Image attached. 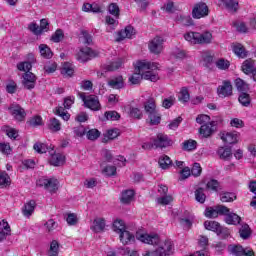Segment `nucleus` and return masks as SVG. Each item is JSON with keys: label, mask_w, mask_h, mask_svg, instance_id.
<instances>
[{"label": "nucleus", "mask_w": 256, "mask_h": 256, "mask_svg": "<svg viewBox=\"0 0 256 256\" xmlns=\"http://www.w3.org/2000/svg\"><path fill=\"white\" fill-rule=\"evenodd\" d=\"M136 239L142 243H146L147 245L158 247V249L152 252L147 251L144 256H169L173 255V251H175V244H173L171 239L161 240V238L155 233L143 234L137 232Z\"/></svg>", "instance_id": "obj_1"}, {"label": "nucleus", "mask_w": 256, "mask_h": 256, "mask_svg": "<svg viewBox=\"0 0 256 256\" xmlns=\"http://www.w3.org/2000/svg\"><path fill=\"white\" fill-rule=\"evenodd\" d=\"M157 69H159L158 63L145 60L138 61L135 66L137 72L129 77V81L132 85H139L143 79L156 83V81H159Z\"/></svg>", "instance_id": "obj_2"}, {"label": "nucleus", "mask_w": 256, "mask_h": 256, "mask_svg": "<svg viewBox=\"0 0 256 256\" xmlns=\"http://www.w3.org/2000/svg\"><path fill=\"white\" fill-rule=\"evenodd\" d=\"M184 39L191 45H209L213 39V34L209 31L203 33L190 31L184 34Z\"/></svg>", "instance_id": "obj_3"}, {"label": "nucleus", "mask_w": 256, "mask_h": 256, "mask_svg": "<svg viewBox=\"0 0 256 256\" xmlns=\"http://www.w3.org/2000/svg\"><path fill=\"white\" fill-rule=\"evenodd\" d=\"M144 111L148 115L150 125H159L161 123V114L157 110V103L155 98L150 97L144 102Z\"/></svg>", "instance_id": "obj_4"}, {"label": "nucleus", "mask_w": 256, "mask_h": 256, "mask_svg": "<svg viewBox=\"0 0 256 256\" xmlns=\"http://www.w3.org/2000/svg\"><path fill=\"white\" fill-rule=\"evenodd\" d=\"M78 95L82 99L87 109H91V111L101 110V103L99 102V97L95 95L86 96L84 92H78Z\"/></svg>", "instance_id": "obj_5"}, {"label": "nucleus", "mask_w": 256, "mask_h": 256, "mask_svg": "<svg viewBox=\"0 0 256 256\" xmlns=\"http://www.w3.org/2000/svg\"><path fill=\"white\" fill-rule=\"evenodd\" d=\"M75 103V96H68L64 99V107L58 106L55 108V115L61 117L64 121L70 119L71 115L65 109H71V106Z\"/></svg>", "instance_id": "obj_6"}, {"label": "nucleus", "mask_w": 256, "mask_h": 256, "mask_svg": "<svg viewBox=\"0 0 256 256\" xmlns=\"http://www.w3.org/2000/svg\"><path fill=\"white\" fill-rule=\"evenodd\" d=\"M36 184L38 187H44L49 193H57L59 189V180L57 178H40Z\"/></svg>", "instance_id": "obj_7"}, {"label": "nucleus", "mask_w": 256, "mask_h": 256, "mask_svg": "<svg viewBox=\"0 0 256 256\" xmlns=\"http://www.w3.org/2000/svg\"><path fill=\"white\" fill-rule=\"evenodd\" d=\"M209 16V6L205 2H198L192 9L193 19H203Z\"/></svg>", "instance_id": "obj_8"}, {"label": "nucleus", "mask_w": 256, "mask_h": 256, "mask_svg": "<svg viewBox=\"0 0 256 256\" xmlns=\"http://www.w3.org/2000/svg\"><path fill=\"white\" fill-rule=\"evenodd\" d=\"M165 38L163 36L154 37L148 44V49L154 55H159L164 49Z\"/></svg>", "instance_id": "obj_9"}, {"label": "nucleus", "mask_w": 256, "mask_h": 256, "mask_svg": "<svg viewBox=\"0 0 256 256\" xmlns=\"http://www.w3.org/2000/svg\"><path fill=\"white\" fill-rule=\"evenodd\" d=\"M95 57H97V52L90 47L80 48L79 52L77 53V59L81 63H87V61H91V59H95Z\"/></svg>", "instance_id": "obj_10"}, {"label": "nucleus", "mask_w": 256, "mask_h": 256, "mask_svg": "<svg viewBox=\"0 0 256 256\" xmlns=\"http://www.w3.org/2000/svg\"><path fill=\"white\" fill-rule=\"evenodd\" d=\"M229 211V208L226 206L220 205L215 208L209 207L205 210V217H208V219H216V217H219V215H225Z\"/></svg>", "instance_id": "obj_11"}, {"label": "nucleus", "mask_w": 256, "mask_h": 256, "mask_svg": "<svg viewBox=\"0 0 256 256\" xmlns=\"http://www.w3.org/2000/svg\"><path fill=\"white\" fill-rule=\"evenodd\" d=\"M217 95L221 99H225V97H231L233 95V85H231L230 81H223L222 85H219L217 88Z\"/></svg>", "instance_id": "obj_12"}, {"label": "nucleus", "mask_w": 256, "mask_h": 256, "mask_svg": "<svg viewBox=\"0 0 256 256\" xmlns=\"http://www.w3.org/2000/svg\"><path fill=\"white\" fill-rule=\"evenodd\" d=\"M214 131H217V122L211 121L206 124H202V126L199 129V133L201 137H204V139H207L213 135Z\"/></svg>", "instance_id": "obj_13"}, {"label": "nucleus", "mask_w": 256, "mask_h": 256, "mask_svg": "<svg viewBox=\"0 0 256 256\" xmlns=\"http://www.w3.org/2000/svg\"><path fill=\"white\" fill-rule=\"evenodd\" d=\"M230 253L235 256H255V252L251 248H245L241 245H233L229 247Z\"/></svg>", "instance_id": "obj_14"}, {"label": "nucleus", "mask_w": 256, "mask_h": 256, "mask_svg": "<svg viewBox=\"0 0 256 256\" xmlns=\"http://www.w3.org/2000/svg\"><path fill=\"white\" fill-rule=\"evenodd\" d=\"M9 111L16 121H25V117H27L25 109H23L19 104H12L9 107Z\"/></svg>", "instance_id": "obj_15"}, {"label": "nucleus", "mask_w": 256, "mask_h": 256, "mask_svg": "<svg viewBox=\"0 0 256 256\" xmlns=\"http://www.w3.org/2000/svg\"><path fill=\"white\" fill-rule=\"evenodd\" d=\"M171 143V139H169V136L165 134H158L157 137L154 138V147H156V149L171 147Z\"/></svg>", "instance_id": "obj_16"}, {"label": "nucleus", "mask_w": 256, "mask_h": 256, "mask_svg": "<svg viewBox=\"0 0 256 256\" xmlns=\"http://www.w3.org/2000/svg\"><path fill=\"white\" fill-rule=\"evenodd\" d=\"M37 83V76L33 74L32 72H26L23 75V81L22 84L24 85L25 89H28L31 91V89H35V85Z\"/></svg>", "instance_id": "obj_17"}, {"label": "nucleus", "mask_w": 256, "mask_h": 256, "mask_svg": "<svg viewBox=\"0 0 256 256\" xmlns=\"http://www.w3.org/2000/svg\"><path fill=\"white\" fill-rule=\"evenodd\" d=\"M103 9V4L98 2L84 3L82 7V11H85V13H103Z\"/></svg>", "instance_id": "obj_18"}, {"label": "nucleus", "mask_w": 256, "mask_h": 256, "mask_svg": "<svg viewBox=\"0 0 256 256\" xmlns=\"http://www.w3.org/2000/svg\"><path fill=\"white\" fill-rule=\"evenodd\" d=\"M135 35V28L133 26L128 25L125 29L118 32V39L117 41H123V39H131Z\"/></svg>", "instance_id": "obj_19"}, {"label": "nucleus", "mask_w": 256, "mask_h": 256, "mask_svg": "<svg viewBox=\"0 0 256 256\" xmlns=\"http://www.w3.org/2000/svg\"><path fill=\"white\" fill-rule=\"evenodd\" d=\"M121 65H123V59L117 58L116 60L109 62L107 64H104L102 66L103 71L110 72V71H117V69H120Z\"/></svg>", "instance_id": "obj_20"}, {"label": "nucleus", "mask_w": 256, "mask_h": 256, "mask_svg": "<svg viewBox=\"0 0 256 256\" xmlns=\"http://www.w3.org/2000/svg\"><path fill=\"white\" fill-rule=\"evenodd\" d=\"M221 139L227 145H235L237 139H239V134L237 132H225L222 134Z\"/></svg>", "instance_id": "obj_21"}, {"label": "nucleus", "mask_w": 256, "mask_h": 256, "mask_svg": "<svg viewBox=\"0 0 256 256\" xmlns=\"http://www.w3.org/2000/svg\"><path fill=\"white\" fill-rule=\"evenodd\" d=\"M225 216V222L228 225H239V223H241V218L239 217V215H237L236 213L231 212V210H229L226 212V214H223Z\"/></svg>", "instance_id": "obj_22"}, {"label": "nucleus", "mask_w": 256, "mask_h": 256, "mask_svg": "<svg viewBox=\"0 0 256 256\" xmlns=\"http://www.w3.org/2000/svg\"><path fill=\"white\" fill-rule=\"evenodd\" d=\"M204 227L208 231H213L214 233H217V235H220V233L223 232V227H221V224L217 221H205L204 222Z\"/></svg>", "instance_id": "obj_23"}, {"label": "nucleus", "mask_w": 256, "mask_h": 256, "mask_svg": "<svg viewBox=\"0 0 256 256\" xmlns=\"http://www.w3.org/2000/svg\"><path fill=\"white\" fill-rule=\"evenodd\" d=\"M108 85L112 88V89H123L125 87V81H123V76H115L112 77L109 81H108Z\"/></svg>", "instance_id": "obj_24"}, {"label": "nucleus", "mask_w": 256, "mask_h": 256, "mask_svg": "<svg viewBox=\"0 0 256 256\" xmlns=\"http://www.w3.org/2000/svg\"><path fill=\"white\" fill-rule=\"evenodd\" d=\"M120 241L123 245H129V243L135 242V235L127 230H123L120 233Z\"/></svg>", "instance_id": "obj_25"}, {"label": "nucleus", "mask_w": 256, "mask_h": 256, "mask_svg": "<svg viewBox=\"0 0 256 256\" xmlns=\"http://www.w3.org/2000/svg\"><path fill=\"white\" fill-rule=\"evenodd\" d=\"M0 225L2 226V229H0V241H3L7 239V236L11 235V226H9V223L5 220H2Z\"/></svg>", "instance_id": "obj_26"}, {"label": "nucleus", "mask_w": 256, "mask_h": 256, "mask_svg": "<svg viewBox=\"0 0 256 256\" xmlns=\"http://www.w3.org/2000/svg\"><path fill=\"white\" fill-rule=\"evenodd\" d=\"M217 155L220 159L227 161V159L232 157L233 152L231 150V147H219L217 150Z\"/></svg>", "instance_id": "obj_27"}, {"label": "nucleus", "mask_w": 256, "mask_h": 256, "mask_svg": "<svg viewBox=\"0 0 256 256\" xmlns=\"http://www.w3.org/2000/svg\"><path fill=\"white\" fill-rule=\"evenodd\" d=\"M232 50L233 53H235V55H237V57H239L240 59H245V57H247L248 52L247 50H245V47L242 44H234L232 46Z\"/></svg>", "instance_id": "obj_28"}, {"label": "nucleus", "mask_w": 256, "mask_h": 256, "mask_svg": "<svg viewBox=\"0 0 256 256\" xmlns=\"http://www.w3.org/2000/svg\"><path fill=\"white\" fill-rule=\"evenodd\" d=\"M91 229L94 233H102V231H105V220L103 218H96Z\"/></svg>", "instance_id": "obj_29"}, {"label": "nucleus", "mask_w": 256, "mask_h": 256, "mask_svg": "<svg viewBox=\"0 0 256 256\" xmlns=\"http://www.w3.org/2000/svg\"><path fill=\"white\" fill-rule=\"evenodd\" d=\"M35 211V200L27 202L22 208V213L24 217H31Z\"/></svg>", "instance_id": "obj_30"}, {"label": "nucleus", "mask_w": 256, "mask_h": 256, "mask_svg": "<svg viewBox=\"0 0 256 256\" xmlns=\"http://www.w3.org/2000/svg\"><path fill=\"white\" fill-rule=\"evenodd\" d=\"M65 163V156L63 154H53L50 158V164L54 167H61Z\"/></svg>", "instance_id": "obj_31"}, {"label": "nucleus", "mask_w": 256, "mask_h": 256, "mask_svg": "<svg viewBox=\"0 0 256 256\" xmlns=\"http://www.w3.org/2000/svg\"><path fill=\"white\" fill-rule=\"evenodd\" d=\"M74 73H75V68L73 67V64L69 62H65L61 69V74L63 75V77H73Z\"/></svg>", "instance_id": "obj_32"}, {"label": "nucleus", "mask_w": 256, "mask_h": 256, "mask_svg": "<svg viewBox=\"0 0 256 256\" xmlns=\"http://www.w3.org/2000/svg\"><path fill=\"white\" fill-rule=\"evenodd\" d=\"M11 185V177L6 171L0 170V188L5 189Z\"/></svg>", "instance_id": "obj_33"}, {"label": "nucleus", "mask_w": 256, "mask_h": 256, "mask_svg": "<svg viewBox=\"0 0 256 256\" xmlns=\"http://www.w3.org/2000/svg\"><path fill=\"white\" fill-rule=\"evenodd\" d=\"M39 51L41 57L44 59H51V57H53V51H51V48L47 46V44H40Z\"/></svg>", "instance_id": "obj_34"}, {"label": "nucleus", "mask_w": 256, "mask_h": 256, "mask_svg": "<svg viewBox=\"0 0 256 256\" xmlns=\"http://www.w3.org/2000/svg\"><path fill=\"white\" fill-rule=\"evenodd\" d=\"M224 5L230 13H237L239 9V1L237 0H224Z\"/></svg>", "instance_id": "obj_35"}, {"label": "nucleus", "mask_w": 256, "mask_h": 256, "mask_svg": "<svg viewBox=\"0 0 256 256\" xmlns=\"http://www.w3.org/2000/svg\"><path fill=\"white\" fill-rule=\"evenodd\" d=\"M242 70L246 75H251L255 69V62L253 60H245L242 65Z\"/></svg>", "instance_id": "obj_36"}, {"label": "nucleus", "mask_w": 256, "mask_h": 256, "mask_svg": "<svg viewBox=\"0 0 256 256\" xmlns=\"http://www.w3.org/2000/svg\"><path fill=\"white\" fill-rule=\"evenodd\" d=\"M237 199V195L233 192H222L220 194V200L222 203H233Z\"/></svg>", "instance_id": "obj_37"}, {"label": "nucleus", "mask_w": 256, "mask_h": 256, "mask_svg": "<svg viewBox=\"0 0 256 256\" xmlns=\"http://www.w3.org/2000/svg\"><path fill=\"white\" fill-rule=\"evenodd\" d=\"M134 197H135V191L125 190L124 192H122L121 202L124 204H128L133 201Z\"/></svg>", "instance_id": "obj_38"}, {"label": "nucleus", "mask_w": 256, "mask_h": 256, "mask_svg": "<svg viewBox=\"0 0 256 256\" xmlns=\"http://www.w3.org/2000/svg\"><path fill=\"white\" fill-rule=\"evenodd\" d=\"M238 101L242 107H249L251 105V96L246 92H241Z\"/></svg>", "instance_id": "obj_39"}, {"label": "nucleus", "mask_w": 256, "mask_h": 256, "mask_svg": "<svg viewBox=\"0 0 256 256\" xmlns=\"http://www.w3.org/2000/svg\"><path fill=\"white\" fill-rule=\"evenodd\" d=\"M235 87L240 93H245L249 91V84H247L243 79L237 78L235 80Z\"/></svg>", "instance_id": "obj_40"}, {"label": "nucleus", "mask_w": 256, "mask_h": 256, "mask_svg": "<svg viewBox=\"0 0 256 256\" xmlns=\"http://www.w3.org/2000/svg\"><path fill=\"white\" fill-rule=\"evenodd\" d=\"M178 99L181 101V103H189L191 95L189 94V89H187V87L181 88Z\"/></svg>", "instance_id": "obj_41"}, {"label": "nucleus", "mask_w": 256, "mask_h": 256, "mask_svg": "<svg viewBox=\"0 0 256 256\" xmlns=\"http://www.w3.org/2000/svg\"><path fill=\"white\" fill-rule=\"evenodd\" d=\"M121 115L117 111H106L104 113V121H119Z\"/></svg>", "instance_id": "obj_42"}, {"label": "nucleus", "mask_w": 256, "mask_h": 256, "mask_svg": "<svg viewBox=\"0 0 256 256\" xmlns=\"http://www.w3.org/2000/svg\"><path fill=\"white\" fill-rule=\"evenodd\" d=\"M195 220V216L190 215L187 218H180V225L183 226L184 229H191L193 227V221Z\"/></svg>", "instance_id": "obj_43"}, {"label": "nucleus", "mask_w": 256, "mask_h": 256, "mask_svg": "<svg viewBox=\"0 0 256 256\" xmlns=\"http://www.w3.org/2000/svg\"><path fill=\"white\" fill-rule=\"evenodd\" d=\"M215 65L217 69H220V71H227V69L231 67V62H229V60H225L224 58H220L215 62Z\"/></svg>", "instance_id": "obj_44"}, {"label": "nucleus", "mask_w": 256, "mask_h": 256, "mask_svg": "<svg viewBox=\"0 0 256 256\" xmlns=\"http://www.w3.org/2000/svg\"><path fill=\"white\" fill-rule=\"evenodd\" d=\"M48 129L57 133V131H61V122L57 120V118H52L49 120Z\"/></svg>", "instance_id": "obj_45"}, {"label": "nucleus", "mask_w": 256, "mask_h": 256, "mask_svg": "<svg viewBox=\"0 0 256 256\" xmlns=\"http://www.w3.org/2000/svg\"><path fill=\"white\" fill-rule=\"evenodd\" d=\"M159 166L161 167V169H169V167H171V158H169V156L167 155H163L159 158Z\"/></svg>", "instance_id": "obj_46"}, {"label": "nucleus", "mask_w": 256, "mask_h": 256, "mask_svg": "<svg viewBox=\"0 0 256 256\" xmlns=\"http://www.w3.org/2000/svg\"><path fill=\"white\" fill-rule=\"evenodd\" d=\"M183 151H194L197 149V141L195 140H186L182 143Z\"/></svg>", "instance_id": "obj_47"}, {"label": "nucleus", "mask_w": 256, "mask_h": 256, "mask_svg": "<svg viewBox=\"0 0 256 256\" xmlns=\"http://www.w3.org/2000/svg\"><path fill=\"white\" fill-rule=\"evenodd\" d=\"M63 39H65V33L61 29H57L51 36V41H53V43H61Z\"/></svg>", "instance_id": "obj_48"}, {"label": "nucleus", "mask_w": 256, "mask_h": 256, "mask_svg": "<svg viewBox=\"0 0 256 256\" xmlns=\"http://www.w3.org/2000/svg\"><path fill=\"white\" fill-rule=\"evenodd\" d=\"M239 233L242 239H249V237H251V228L249 227V224H243Z\"/></svg>", "instance_id": "obj_49"}, {"label": "nucleus", "mask_w": 256, "mask_h": 256, "mask_svg": "<svg viewBox=\"0 0 256 256\" xmlns=\"http://www.w3.org/2000/svg\"><path fill=\"white\" fill-rule=\"evenodd\" d=\"M48 256H59V242L53 240L50 243V249L48 251Z\"/></svg>", "instance_id": "obj_50"}, {"label": "nucleus", "mask_w": 256, "mask_h": 256, "mask_svg": "<svg viewBox=\"0 0 256 256\" xmlns=\"http://www.w3.org/2000/svg\"><path fill=\"white\" fill-rule=\"evenodd\" d=\"M113 229L116 233H123L125 231V222L123 220H115L113 222Z\"/></svg>", "instance_id": "obj_51"}, {"label": "nucleus", "mask_w": 256, "mask_h": 256, "mask_svg": "<svg viewBox=\"0 0 256 256\" xmlns=\"http://www.w3.org/2000/svg\"><path fill=\"white\" fill-rule=\"evenodd\" d=\"M195 199L198 201V203H205L207 196L205 195V190H203V188H198L195 191Z\"/></svg>", "instance_id": "obj_52"}, {"label": "nucleus", "mask_w": 256, "mask_h": 256, "mask_svg": "<svg viewBox=\"0 0 256 256\" xmlns=\"http://www.w3.org/2000/svg\"><path fill=\"white\" fill-rule=\"evenodd\" d=\"M101 135V132L97 129H91L88 132H86V137L89 139V141H95L96 139H99Z\"/></svg>", "instance_id": "obj_53"}, {"label": "nucleus", "mask_w": 256, "mask_h": 256, "mask_svg": "<svg viewBox=\"0 0 256 256\" xmlns=\"http://www.w3.org/2000/svg\"><path fill=\"white\" fill-rule=\"evenodd\" d=\"M6 92L10 95L17 93V82L10 80L6 84Z\"/></svg>", "instance_id": "obj_54"}, {"label": "nucleus", "mask_w": 256, "mask_h": 256, "mask_svg": "<svg viewBox=\"0 0 256 256\" xmlns=\"http://www.w3.org/2000/svg\"><path fill=\"white\" fill-rule=\"evenodd\" d=\"M102 173L107 177H113V175H117V167L108 165L102 170Z\"/></svg>", "instance_id": "obj_55"}, {"label": "nucleus", "mask_w": 256, "mask_h": 256, "mask_svg": "<svg viewBox=\"0 0 256 256\" xmlns=\"http://www.w3.org/2000/svg\"><path fill=\"white\" fill-rule=\"evenodd\" d=\"M17 69L18 71H24L25 73H29L30 69H33V65H31V63L29 62H20L17 64Z\"/></svg>", "instance_id": "obj_56"}, {"label": "nucleus", "mask_w": 256, "mask_h": 256, "mask_svg": "<svg viewBox=\"0 0 256 256\" xmlns=\"http://www.w3.org/2000/svg\"><path fill=\"white\" fill-rule=\"evenodd\" d=\"M206 188L208 189V191H219V181L211 179L210 181L207 182Z\"/></svg>", "instance_id": "obj_57"}, {"label": "nucleus", "mask_w": 256, "mask_h": 256, "mask_svg": "<svg viewBox=\"0 0 256 256\" xmlns=\"http://www.w3.org/2000/svg\"><path fill=\"white\" fill-rule=\"evenodd\" d=\"M175 105V96H170L162 101V107L164 109H171Z\"/></svg>", "instance_id": "obj_58"}, {"label": "nucleus", "mask_w": 256, "mask_h": 256, "mask_svg": "<svg viewBox=\"0 0 256 256\" xmlns=\"http://www.w3.org/2000/svg\"><path fill=\"white\" fill-rule=\"evenodd\" d=\"M108 11L110 15H113L117 19L119 18L120 10H119V5H117V3H111L108 7Z\"/></svg>", "instance_id": "obj_59"}, {"label": "nucleus", "mask_w": 256, "mask_h": 256, "mask_svg": "<svg viewBox=\"0 0 256 256\" xmlns=\"http://www.w3.org/2000/svg\"><path fill=\"white\" fill-rule=\"evenodd\" d=\"M33 149L38 153L43 154L49 149V146H47L45 143L38 142L34 144Z\"/></svg>", "instance_id": "obj_60"}, {"label": "nucleus", "mask_w": 256, "mask_h": 256, "mask_svg": "<svg viewBox=\"0 0 256 256\" xmlns=\"http://www.w3.org/2000/svg\"><path fill=\"white\" fill-rule=\"evenodd\" d=\"M5 133L10 139H17L19 137V132L15 128L6 127Z\"/></svg>", "instance_id": "obj_61"}, {"label": "nucleus", "mask_w": 256, "mask_h": 256, "mask_svg": "<svg viewBox=\"0 0 256 256\" xmlns=\"http://www.w3.org/2000/svg\"><path fill=\"white\" fill-rule=\"evenodd\" d=\"M11 145L7 142H0V153L3 155H11Z\"/></svg>", "instance_id": "obj_62"}, {"label": "nucleus", "mask_w": 256, "mask_h": 256, "mask_svg": "<svg viewBox=\"0 0 256 256\" xmlns=\"http://www.w3.org/2000/svg\"><path fill=\"white\" fill-rule=\"evenodd\" d=\"M45 73H55L57 71V63L55 62H48L44 65Z\"/></svg>", "instance_id": "obj_63"}, {"label": "nucleus", "mask_w": 256, "mask_h": 256, "mask_svg": "<svg viewBox=\"0 0 256 256\" xmlns=\"http://www.w3.org/2000/svg\"><path fill=\"white\" fill-rule=\"evenodd\" d=\"M130 117H133L134 119H141L143 117V112L139 108L131 107Z\"/></svg>", "instance_id": "obj_64"}]
</instances>
